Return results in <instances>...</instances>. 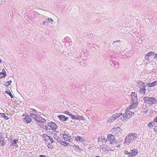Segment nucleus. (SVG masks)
Here are the masks:
<instances>
[{
    "instance_id": "nucleus-3",
    "label": "nucleus",
    "mask_w": 157,
    "mask_h": 157,
    "mask_svg": "<svg viewBox=\"0 0 157 157\" xmlns=\"http://www.w3.org/2000/svg\"><path fill=\"white\" fill-rule=\"evenodd\" d=\"M157 54L155 55V53L153 52H151L148 53L145 56V59L144 60V62L146 63H147L148 61H150L152 59H155L157 58L156 57Z\"/></svg>"
},
{
    "instance_id": "nucleus-26",
    "label": "nucleus",
    "mask_w": 157,
    "mask_h": 157,
    "mask_svg": "<svg viewBox=\"0 0 157 157\" xmlns=\"http://www.w3.org/2000/svg\"><path fill=\"white\" fill-rule=\"evenodd\" d=\"M155 123L153 122H151L148 124V126L149 127H153L155 125Z\"/></svg>"
},
{
    "instance_id": "nucleus-40",
    "label": "nucleus",
    "mask_w": 157,
    "mask_h": 157,
    "mask_svg": "<svg viewBox=\"0 0 157 157\" xmlns=\"http://www.w3.org/2000/svg\"><path fill=\"white\" fill-rule=\"evenodd\" d=\"M48 147L49 148H52V147L50 144H48L47 145Z\"/></svg>"
},
{
    "instance_id": "nucleus-12",
    "label": "nucleus",
    "mask_w": 157,
    "mask_h": 157,
    "mask_svg": "<svg viewBox=\"0 0 157 157\" xmlns=\"http://www.w3.org/2000/svg\"><path fill=\"white\" fill-rule=\"evenodd\" d=\"M146 87L140 88L139 90V92L140 94H144L146 92Z\"/></svg>"
},
{
    "instance_id": "nucleus-17",
    "label": "nucleus",
    "mask_w": 157,
    "mask_h": 157,
    "mask_svg": "<svg viewBox=\"0 0 157 157\" xmlns=\"http://www.w3.org/2000/svg\"><path fill=\"white\" fill-rule=\"evenodd\" d=\"M6 75V72L4 69L2 70V72L0 73V78H2L5 77Z\"/></svg>"
},
{
    "instance_id": "nucleus-15",
    "label": "nucleus",
    "mask_w": 157,
    "mask_h": 157,
    "mask_svg": "<svg viewBox=\"0 0 157 157\" xmlns=\"http://www.w3.org/2000/svg\"><path fill=\"white\" fill-rule=\"evenodd\" d=\"M75 140L77 141L83 142L85 140V139L82 137L80 136H77L75 138Z\"/></svg>"
},
{
    "instance_id": "nucleus-46",
    "label": "nucleus",
    "mask_w": 157,
    "mask_h": 157,
    "mask_svg": "<svg viewBox=\"0 0 157 157\" xmlns=\"http://www.w3.org/2000/svg\"><path fill=\"white\" fill-rule=\"evenodd\" d=\"M25 109H22V111L23 112H24L25 113H26V111H25Z\"/></svg>"
},
{
    "instance_id": "nucleus-36",
    "label": "nucleus",
    "mask_w": 157,
    "mask_h": 157,
    "mask_svg": "<svg viewBox=\"0 0 157 157\" xmlns=\"http://www.w3.org/2000/svg\"><path fill=\"white\" fill-rule=\"evenodd\" d=\"M0 144L2 146H4L5 145V143L2 141H0Z\"/></svg>"
},
{
    "instance_id": "nucleus-19",
    "label": "nucleus",
    "mask_w": 157,
    "mask_h": 157,
    "mask_svg": "<svg viewBox=\"0 0 157 157\" xmlns=\"http://www.w3.org/2000/svg\"><path fill=\"white\" fill-rule=\"evenodd\" d=\"M59 142L61 144L64 146L65 147L68 146L69 144V143L66 142L64 141H61L60 140V141Z\"/></svg>"
},
{
    "instance_id": "nucleus-9",
    "label": "nucleus",
    "mask_w": 157,
    "mask_h": 157,
    "mask_svg": "<svg viewBox=\"0 0 157 157\" xmlns=\"http://www.w3.org/2000/svg\"><path fill=\"white\" fill-rule=\"evenodd\" d=\"M72 119L76 120H85L84 117L82 116L74 115H72L71 116V117Z\"/></svg>"
},
{
    "instance_id": "nucleus-27",
    "label": "nucleus",
    "mask_w": 157,
    "mask_h": 157,
    "mask_svg": "<svg viewBox=\"0 0 157 157\" xmlns=\"http://www.w3.org/2000/svg\"><path fill=\"white\" fill-rule=\"evenodd\" d=\"M131 98L132 101H136H136H138L137 96L131 97Z\"/></svg>"
},
{
    "instance_id": "nucleus-53",
    "label": "nucleus",
    "mask_w": 157,
    "mask_h": 157,
    "mask_svg": "<svg viewBox=\"0 0 157 157\" xmlns=\"http://www.w3.org/2000/svg\"><path fill=\"white\" fill-rule=\"evenodd\" d=\"M96 157H100L99 156H96Z\"/></svg>"
},
{
    "instance_id": "nucleus-56",
    "label": "nucleus",
    "mask_w": 157,
    "mask_h": 157,
    "mask_svg": "<svg viewBox=\"0 0 157 157\" xmlns=\"http://www.w3.org/2000/svg\"><path fill=\"white\" fill-rule=\"evenodd\" d=\"M78 148V147H77V148Z\"/></svg>"
},
{
    "instance_id": "nucleus-22",
    "label": "nucleus",
    "mask_w": 157,
    "mask_h": 157,
    "mask_svg": "<svg viewBox=\"0 0 157 157\" xmlns=\"http://www.w3.org/2000/svg\"><path fill=\"white\" fill-rule=\"evenodd\" d=\"M122 116L121 117V119L122 121H125L127 118L125 115L123 113L122 114Z\"/></svg>"
},
{
    "instance_id": "nucleus-42",
    "label": "nucleus",
    "mask_w": 157,
    "mask_h": 157,
    "mask_svg": "<svg viewBox=\"0 0 157 157\" xmlns=\"http://www.w3.org/2000/svg\"><path fill=\"white\" fill-rule=\"evenodd\" d=\"M154 131L155 132H157V126L155 127L154 128Z\"/></svg>"
},
{
    "instance_id": "nucleus-51",
    "label": "nucleus",
    "mask_w": 157,
    "mask_h": 157,
    "mask_svg": "<svg viewBox=\"0 0 157 157\" xmlns=\"http://www.w3.org/2000/svg\"><path fill=\"white\" fill-rule=\"evenodd\" d=\"M2 62V60H1V59H0V63H1Z\"/></svg>"
},
{
    "instance_id": "nucleus-8",
    "label": "nucleus",
    "mask_w": 157,
    "mask_h": 157,
    "mask_svg": "<svg viewBox=\"0 0 157 157\" xmlns=\"http://www.w3.org/2000/svg\"><path fill=\"white\" fill-rule=\"evenodd\" d=\"M46 124L52 129V130L53 131H55L56 129L57 128L56 124L53 122H48Z\"/></svg>"
},
{
    "instance_id": "nucleus-47",
    "label": "nucleus",
    "mask_w": 157,
    "mask_h": 157,
    "mask_svg": "<svg viewBox=\"0 0 157 157\" xmlns=\"http://www.w3.org/2000/svg\"><path fill=\"white\" fill-rule=\"evenodd\" d=\"M50 140L51 142L52 143H53L54 141H53V140L52 138H50Z\"/></svg>"
},
{
    "instance_id": "nucleus-4",
    "label": "nucleus",
    "mask_w": 157,
    "mask_h": 157,
    "mask_svg": "<svg viewBox=\"0 0 157 157\" xmlns=\"http://www.w3.org/2000/svg\"><path fill=\"white\" fill-rule=\"evenodd\" d=\"M20 118H21L24 122L27 124L30 123L32 120V119L30 116L28 115H27L26 113H25L23 115L21 116Z\"/></svg>"
},
{
    "instance_id": "nucleus-25",
    "label": "nucleus",
    "mask_w": 157,
    "mask_h": 157,
    "mask_svg": "<svg viewBox=\"0 0 157 157\" xmlns=\"http://www.w3.org/2000/svg\"><path fill=\"white\" fill-rule=\"evenodd\" d=\"M1 116L3 117L6 120H7L8 119V118L5 115V113H0Z\"/></svg>"
},
{
    "instance_id": "nucleus-28",
    "label": "nucleus",
    "mask_w": 157,
    "mask_h": 157,
    "mask_svg": "<svg viewBox=\"0 0 157 157\" xmlns=\"http://www.w3.org/2000/svg\"><path fill=\"white\" fill-rule=\"evenodd\" d=\"M18 141V140H14L12 144V145L13 146H16V143Z\"/></svg>"
},
{
    "instance_id": "nucleus-16",
    "label": "nucleus",
    "mask_w": 157,
    "mask_h": 157,
    "mask_svg": "<svg viewBox=\"0 0 157 157\" xmlns=\"http://www.w3.org/2000/svg\"><path fill=\"white\" fill-rule=\"evenodd\" d=\"M44 129L47 130L48 131H49L50 132V130H52V129L48 126V125H44L43 124H42V126H41Z\"/></svg>"
},
{
    "instance_id": "nucleus-35",
    "label": "nucleus",
    "mask_w": 157,
    "mask_h": 157,
    "mask_svg": "<svg viewBox=\"0 0 157 157\" xmlns=\"http://www.w3.org/2000/svg\"><path fill=\"white\" fill-rule=\"evenodd\" d=\"M11 81H8L6 83L5 85L6 86H8V85H10V83H11Z\"/></svg>"
},
{
    "instance_id": "nucleus-20",
    "label": "nucleus",
    "mask_w": 157,
    "mask_h": 157,
    "mask_svg": "<svg viewBox=\"0 0 157 157\" xmlns=\"http://www.w3.org/2000/svg\"><path fill=\"white\" fill-rule=\"evenodd\" d=\"M156 81H154L153 82L148 83V86L149 87H152L155 86L156 83Z\"/></svg>"
},
{
    "instance_id": "nucleus-44",
    "label": "nucleus",
    "mask_w": 157,
    "mask_h": 157,
    "mask_svg": "<svg viewBox=\"0 0 157 157\" xmlns=\"http://www.w3.org/2000/svg\"><path fill=\"white\" fill-rule=\"evenodd\" d=\"M46 21H44L42 23V24L43 25H45V23H46Z\"/></svg>"
},
{
    "instance_id": "nucleus-55",
    "label": "nucleus",
    "mask_w": 157,
    "mask_h": 157,
    "mask_svg": "<svg viewBox=\"0 0 157 157\" xmlns=\"http://www.w3.org/2000/svg\"><path fill=\"white\" fill-rule=\"evenodd\" d=\"M138 42L139 43H140V42H139V41H138Z\"/></svg>"
},
{
    "instance_id": "nucleus-7",
    "label": "nucleus",
    "mask_w": 157,
    "mask_h": 157,
    "mask_svg": "<svg viewBox=\"0 0 157 157\" xmlns=\"http://www.w3.org/2000/svg\"><path fill=\"white\" fill-rule=\"evenodd\" d=\"M36 120L38 122L42 124L45 123L46 121L43 117L39 115H37V117Z\"/></svg>"
},
{
    "instance_id": "nucleus-10",
    "label": "nucleus",
    "mask_w": 157,
    "mask_h": 157,
    "mask_svg": "<svg viewBox=\"0 0 157 157\" xmlns=\"http://www.w3.org/2000/svg\"><path fill=\"white\" fill-rule=\"evenodd\" d=\"M109 141H110V143L112 144L114 142V136L112 134H109L108 136Z\"/></svg>"
},
{
    "instance_id": "nucleus-39",
    "label": "nucleus",
    "mask_w": 157,
    "mask_h": 157,
    "mask_svg": "<svg viewBox=\"0 0 157 157\" xmlns=\"http://www.w3.org/2000/svg\"><path fill=\"white\" fill-rule=\"evenodd\" d=\"M153 122L155 123L157 122V116L154 119Z\"/></svg>"
},
{
    "instance_id": "nucleus-37",
    "label": "nucleus",
    "mask_w": 157,
    "mask_h": 157,
    "mask_svg": "<svg viewBox=\"0 0 157 157\" xmlns=\"http://www.w3.org/2000/svg\"><path fill=\"white\" fill-rule=\"evenodd\" d=\"M44 136H45V138L47 139H49V140H50V138L49 136H47L45 134H44L43 135Z\"/></svg>"
},
{
    "instance_id": "nucleus-33",
    "label": "nucleus",
    "mask_w": 157,
    "mask_h": 157,
    "mask_svg": "<svg viewBox=\"0 0 157 157\" xmlns=\"http://www.w3.org/2000/svg\"><path fill=\"white\" fill-rule=\"evenodd\" d=\"M124 114V115H125L126 116V117H127V118H130V115H128V113L127 112H125V113Z\"/></svg>"
},
{
    "instance_id": "nucleus-49",
    "label": "nucleus",
    "mask_w": 157,
    "mask_h": 157,
    "mask_svg": "<svg viewBox=\"0 0 157 157\" xmlns=\"http://www.w3.org/2000/svg\"><path fill=\"white\" fill-rule=\"evenodd\" d=\"M2 135L1 134V135H0V140H1L2 138Z\"/></svg>"
},
{
    "instance_id": "nucleus-2",
    "label": "nucleus",
    "mask_w": 157,
    "mask_h": 157,
    "mask_svg": "<svg viewBox=\"0 0 157 157\" xmlns=\"http://www.w3.org/2000/svg\"><path fill=\"white\" fill-rule=\"evenodd\" d=\"M143 99L145 103L149 105L155 104L157 103V100L154 97L146 96L144 97Z\"/></svg>"
},
{
    "instance_id": "nucleus-14",
    "label": "nucleus",
    "mask_w": 157,
    "mask_h": 157,
    "mask_svg": "<svg viewBox=\"0 0 157 157\" xmlns=\"http://www.w3.org/2000/svg\"><path fill=\"white\" fill-rule=\"evenodd\" d=\"M58 117L62 121H66L68 119V117H65V116L63 115L59 116Z\"/></svg>"
},
{
    "instance_id": "nucleus-5",
    "label": "nucleus",
    "mask_w": 157,
    "mask_h": 157,
    "mask_svg": "<svg viewBox=\"0 0 157 157\" xmlns=\"http://www.w3.org/2000/svg\"><path fill=\"white\" fill-rule=\"evenodd\" d=\"M137 150L136 149H132L129 153L128 151H124L125 154H129L128 157H135L137 154Z\"/></svg>"
},
{
    "instance_id": "nucleus-29",
    "label": "nucleus",
    "mask_w": 157,
    "mask_h": 157,
    "mask_svg": "<svg viewBox=\"0 0 157 157\" xmlns=\"http://www.w3.org/2000/svg\"><path fill=\"white\" fill-rule=\"evenodd\" d=\"M31 117L34 118V119H36L37 117V115H36L35 114L31 113L30 114Z\"/></svg>"
},
{
    "instance_id": "nucleus-21",
    "label": "nucleus",
    "mask_w": 157,
    "mask_h": 157,
    "mask_svg": "<svg viewBox=\"0 0 157 157\" xmlns=\"http://www.w3.org/2000/svg\"><path fill=\"white\" fill-rule=\"evenodd\" d=\"M63 137L64 140L66 141H70V140L69 136H68L66 135L63 134Z\"/></svg>"
},
{
    "instance_id": "nucleus-30",
    "label": "nucleus",
    "mask_w": 157,
    "mask_h": 157,
    "mask_svg": "<svg viewBox=\"0 0 157 157\" xmlns=\"http://www.w3.org/2000/svg\"><path fill=\"white\" fill-rule=\"evenodd\" d=\"M64 113H65L70 116L71 117V116L72 115H73L71 113H70L69 111H65Z\"/></svg>"
},
{
    "instance_id": "nucleus-38",
    "label": "nucleus",
    "mask_w": 157,
    "mask_h": 157,
    "mask_svg": "<svg viewBox=\"0 0 157 157\" xmlns=\"http://www.w3.org/2000/svg\"><path fill=\"white\" fill-rule=\"evenodd\" d=\"M5 2V0H0V5L2 4Z\"/></svg>"
},
{
    "instance_id": "nucleus-43",
    "label": "nucleus",
    "mask_w": 157,
    "mask_h": 157,
    "mask_svg": "<svg viewBox=\"0 0 157 157\" xmlns=\"http://www.w3.org/2000/svg\"><path fill=\"white\" fill-rule=\"evenodd\" d=\"M105 145H103L101 147V149H102L103 150H104L103 149L104 148H105Z\"/></svg>"
},
{
    "instance_id": "nucleus-57",
    "label": "nucleus",
    "mask_w": 157,
    "mask_h": 157,
    "mask_svg": "<svg viewBox=\"0 0 157 157\" xmlns=\"http://www.w3.org/2000/svg\"><path fill=\"white\" fill-rule=\"evenodd\" d=\"M78 148V147H77V148Z\"/></svg>"
},
{
    "instance_id": "nucleus-11",
    "label": "nucleus",
    "mask_w": 157,
    "mask_h": 157,
    "mask_svg": "<svg viewBox=\"0 0 157 157\" xmlns=\"http://www.w3.org/2000/svg\"><path fill=\"white\" fill-rule=\"evenodd\" d=\"M137 84L139 88L146 87V85L144 83L141 81H139L137 82Z\"/></svg>"
},
{
    "instance_id": "nucleus-50",
    "label": "nucleus",
    "mask_w": 157,
    "mask_h": 157,
    "mask_svg": "<svg viewBox=\"0 0 157 157\" xmlns=\"http://www.w3.org/2000/svg\"><path fill=\"white\" fill-rule=\"evenodd\" d=\"M110 150H111V151H113V149H112V148H110Z\"/></svg>"
},
{
    "instance_id": "nucleus-24",
    "label": "nucleus",
    "mask_w": 157,
    "mask_h": 157,
    "mask_svg": "<svg viewBox=\"0 0 157 157\" xmlns=\"http://www.w3.org/2000/svg\"><path fill=\"white\" fill-rule=\"evenodd\" d=\"M5 93L6 94H8L9 95L11 98H13V96L12 94H11V93L10 92L9 90H8L6 91Z\"/></svg>"
},
{
    "instance_id": "nucleus-18",
    "label": "nucleus",
    "mask_w": 157,
    "mask_h": 157,
    "mask_svg": "<svg viewBox=\"0 0 157 157\" xmlns=\"http://www.w3.org/2000/svg\"><path fill=\"white\" fill-rule=\"evenodd\" d=\"M125 111L127 112L128 113V115H130V117L134 114V113L131 111H130V110H128V108L125 109Z\"/></svg>"
},
{
    "instance_id": "nucleus-31",
    "label": "nucleus",
    "mask_w": 157,
    "mask_h": 157,
    "mask_svg": "<svg viewBox=\"0 0 157 157\" xmlns=\"http://www.w3.org/2000/svg\"><path fill=\"white\" fill-rule=\"evenodd\" d=\"M54 138L55 140H57L58 142H59L60 140L59 139V137L58 136L56 135L54 137Z\"/></svg>"
},
{
    "instance_id": "nucleus-34",
    "label": "nucleus",
    "mask_w": 157,
    "mask_h": 157,
    "mask_svg": "<svg viewBox=\"0 0 157 157\" xmlns=\"http://www.w3.org/2000/svg\"><path fill=\"white\" fill-rule=\"evenodd\" d=\"M131 97L137 96V94L134 92H132L131 95Z\"/></svg>"
},
{
    "instance_id": "nucleus-6",
    "label": "nucleus",
    "mask_w": 157,
    "mask_h": 157,
    "mask_svg": "<svg viewBox=\"0 0 157 157\" xmlns=\"http://www.w3.org/2000/svg\"><path fill=\"white\" fill-rule=\"evenodd\" d=\"M122 113H116L113 115L110 118L109 120H108L107 122H113L117 118H119L121 115H122Z\"/></svg>"
},
{
    "instance_id": "nucleus-23",
    "label": "nucleus",
    "mask_w": 157,
    "mask_h": 157,
    "mask_svg": "<svg viewBox=\"0 0 157 157\" xmlns=\"http://www.w3.org/2000/svg\"><path fill=\"white\" fill-rule=\"evenodd\" d=\"M120 129V128L119 127H117L116 128H113L111 129V131L113 133L114 132H117L118 130H119Z\"/></svg>"
},
{
    "instance_id": "nucleus-1",
    "label": "nucleus",
    "mask_w": 157,
    "mask_h": 157,
    "mask_svg": "<svg viewBox=\"0 0 157 157\" xmlns=\"http://www.w3.org/2000/svg\"><path fill=\"white\" fill-rule=\"evenodd\" d=\"M137 138V137L135 134L131 133L126 136L124 140V144H129Z\"/></svg>"
},
{
    "instance_id": "nucleus-48",
    "label": "nucleus",
    "mask_w": 157,
    "mask_h": 157,
    "mask_svg": "<svg viewBox=\"0 0 157 157\" xmlns=\"http://www.w3.org/2000/svg\"><path fill=\"white\" fill-rule=\"evenodd\" d=\"M40 157H46V156L44 155H40Z\"/></svg>"
},
{
    "instance_id": "nucleus-54",
    "label": "nucleus",
    "mask_w": 157,
    "mask_h": 157,
    "mask_svg": "<svg viewBox=\"0 0 157 157\" xmlns=\"http://www.w3.org/2000/svg\"><path fill=\"white\" fill-rule=\"evenodd\" d=\"M147 111V110H146V111L145 112V113H146Z\"/></svg>"
},
{
    "instance_id": "nucleus-52",
    "label": "nucleus",
    "mask_w": 157,
    "mask_h": 157,
    "mask_svg": "<svg viewBox=\"0 0 157 157\" xmlns=\"http://www.w3.org/2000/svg\"><path fill=\"white\" fill-rule=\"evenodd\" d=\"M120 145H118L117 147H120Z\"/></svg>"
},
{
    "instance_id": "nucleus-41",
    "label": "nucleus",
    "mask_w": 157,
    "mask_h": 157,
    "mask_svg": "<svg viewBox=\"0 0 157 157\" xmlns=\"http://www.w3.org/2000/svg\"><path fill=\"white\" fill-rule=\"evenodd\" d=\"M107 140L106 139H104V138H103V139L102 140V142H106L107 141Z\"/></svg>"
},
{
    "instance_id": "nucleus-45",
    "label": "nucleus",
    "mask_w": 157,
    "mask_h": 157,
    "mask_svg": "<svg viewBox=\"0 0 157 157\" xmlns=\"http://www.w3.org/2000/svg\"><path fill=\"white\" fill-rule=\"evenodd\" d=\"M121 42V40H117L116 41H114L113 42V43H115L116 42Z\"/></svg>"
},
{
    "instance_id": "nucleus-13",
    "label": "nucleus",
    "mask_w": 157,
    "mask_h": 157,
    "mask_svg": "<svg viewBox=\"0 0 157 157\" xmlns=\"http://www.w3.org/2000/svg\"><path fill=\"white\" fill-rule=\"evenodd\" d=\"M132 105L129 106L131 109H134L138 105V101H132Z\"/></svg>"
},
{
    "instance_id": "nucleus-32",
    "label": "nucleus",
    "mask_w": 157,
    "mask_h": 157,
    "mask_svg": "<svg viewBox=\"0 0 157 157\" xmlns=\"http://www.w3.org/2000/svg\"><path fill=\"white\" fill-rule=\"evenodd\" d=\"M47 20H48V21H47L48 23H49V22H51L52 24V22H53V20L50 18H48L47 19Z\"/></svg>"
}]
</instances>
